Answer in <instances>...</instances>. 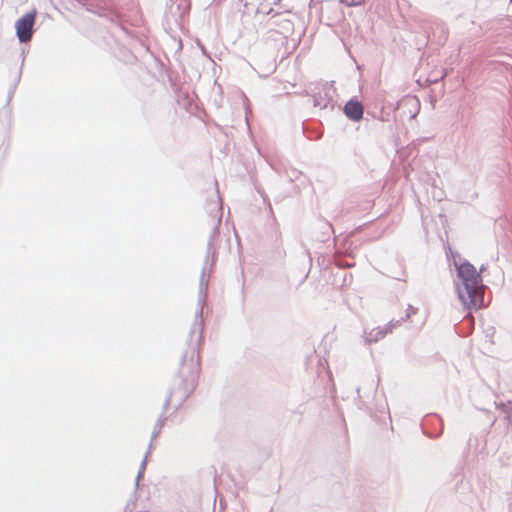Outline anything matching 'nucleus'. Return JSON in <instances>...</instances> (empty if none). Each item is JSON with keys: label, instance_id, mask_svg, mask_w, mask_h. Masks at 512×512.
<instances>
[{"label": "nucleus", "instance_id": "nucleus-2", "mask_svg": "<svg viewBox=\"0 0 512 512\" xmlns=\"http://www.w3.org/2000/svg\"><path fill=\"white\" fill-rule=\"evenodd\" d=\"M37 12L35 10L24 14L15 23L16 34L20 42H28L32 38L33 26Z\"/></svg>", "mask_w": 512, "mask_h": 512}, {"label": "nucleus", "instance_id": "nucleus-6", "mask_svg": "<svg viewBox=\"0 0 512 512\" xmlns=\"http://www.w3.org/2000/svg\"><path fill=\"white\" fill-rule=\"evenodd\" d=\"M469 318H470V320H471V321H473V320H474V317H473V316H471V315H469Z\"/></svg>", "mask_w": 512, "mask_h": 512}, {"label": "nucleus", "instance_id": "nucleus-7", "mask_svg": "<svg viewBox=\"0 0 512 512\" xmlns=\"http://www.w3.org/2000/svg\"><path fill=\"white\" fill-rule=\"evenodd\" d=\"M511 2H512V0H511Z\"/></svg>", "mask_w": 512, "mask_h": 512}, {"label": "nucleus", "instance_id": "nucleus-5", "mask_svg": "<svg viewBox=\"0 0 512 512\" xmlns=\"http://www.w3.org/2000/svg\"><path fill=\"white\" fill-rule=\"evenodd\" d=\"M386 334H387V330L385 328L376 327L366 333V339L369 342H377L380 339H383Z\"/></svg>", "mask_w": 512, "mask_h": 512}, {"label": "nucleus", "instance_id": "nucleus-1", "mask_svg": "<svg viewBox=\"0 0 512 512\" xmlns=\"http://www.w3.org/2000/svg\"><path fill=\"white\" fill-rule=\"evenodd\" d=\"M457 278L456 291L466 310H479L484 304L485 285L481 271L469 262L455 263Z\"/></svg>", "mask_w": 512, "mask_h": 512}, {"label": "nucleus", "instance_id": "nucleus-4", "mask_svg": "<svg viewBox=\"0 0 512 512\" xmlns=\"http://www.w3.org/2000/svg\"><path fill=\"white\" fill-rule=\"evenodd\" d=\"M283 0H254L257 13L271 15L274 12V6H279Z\"/></svg>", "mask_w": 512, "mask_h": 512}, {"label": "nucleus", "instance_id": "nucleus-3", "mask_svg": "<svg viewBox=\"0 0 512 512\" xmlns=\"http://www.w3.org/2000/svg\"><path fill=\"white\" fill-rule=\"evenodd\" d=\"M344 113L349 119L359 121L363 117V106L359 101L350 100L344 107Z\"/></svg>", "mask_w": 512, "mask_h": 512}]
</instances>
